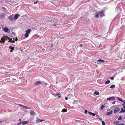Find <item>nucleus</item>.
<instances>
[{
  "instance_id": "32",
  "label": "nucleus",
  "mask_w": 125,
  "mask_h": 125,
  "mask_svg": "<svg viewBox=\"0 0 125 125\" xmlns=\"http://www.w3.org/2000/svg\"><path fill=\"white\" fill-rule=\"evenodd\" d=\"M38 1H36V2H34V4H36L38 3Z\"/></svg>"
},
{
  "instance_id": "14",
  "label": "nucleus",
  "mask_w": 125,
  "mask_h": 125,
  "mask_svg": "<svg viewBox=\"0 0 125 125\" xmlns=\"http://www.w3.org/2000/svg\"><path fill=\"white\" fill-rule=\"evenodd\" d=\"M112 111H110L109 112H107L106 113V115H109L110 114H112Z\"/></svg>"
},
{
  "instance_id": "45",
  "label": "nucleus",
  "mask_w": 125,
  "mask_h": 125,
  "mask_svg": "<svg viewBox=\"0 0 125 125\" xmlns=\"http://www.w3.org/2000/svg\"><path fill=\"white\" fill-rule=\"evenodd\" d=\"M123 108H124L125 109V106H124V107H123Z\"/></svg>"
},
{
  "instance_id": "40",
  "label": "nucleus",
  "mask_w": 125,
  "mask_h": 125,
  "mask_svg": "<svg viewBox=\"0 0 125 125\" xmlns=\"http://www.w3.org/2000/svg\"><path fill=\"white\" fill-rule=\"evenodd\" d=\"M115 101L114 102H112V104H115Z\"/></svg>"
},
{
  "instance_id": "46",
  "label": "nucleus",
  "mask_w": 125,
  "mask_h": 125,
  "mask_svg": "<svg viewBox=\"0 0 125 125\" xmlns=\"http://www.w3.org/2000/svg\"><path fill=\"white\" fill-rule=\"evenodd\" d=\"M12 50H11L10 51V52H12Z\"/></svg>"
},
{
  "instance_id": "8",
  "label": "nucleus",
  "mask_w": 125,
  "mask_h": 125,
  "mask_svg": "<svg viewBox=\"0 0 125 125\" xmlns=\"http://www.w3.org/2000/svg\"><path fill=\"white\" fill-rule=\"evenodd\" d=\"M30 112L31 115H35V112L31 110H30Z\"/></svg>"
},
{
  "instance_id": "15",
  "label": "nucleus",
  "mask_w": 125,
  "mask_h": 125,
  "mask_svg": "<svg viewBox=\"0 0 125 125\" xmlns=\"http://www.w3.org/2000/svg\"><path fill=\"white\" fill-rule=\"evenodd\" d=\"M110 80H107L105 82V84H107L110 83Z\"/></svg>"
},
{
  "instance_id": "21",
  "label": "nucleus",
  "mask_w": 125,
  "mask_h": 125,
  "mask_svg": "<svg viewBox=\"0 0 125 125\" xmlns=\"http://www.w3.org/2000/svg\"><path fill=\"white\" fill-rule=\"evenodd\" d=\"M121 111L120 112V113H121L122 112H124L125 111V110H124V109L123 108H122L121 109Z\"/></svg>"
},
{
  "instance_id": "48",
  "label": "nucleus",
  "mask_w": 125,
  "mask_h": 125,
  "mask_svg": "<svg viewBox=\"0 0 125 125\" xmlns=\"http://www.w3.org/2000/svg\"><path fill=\"white\" fill-rule=\"evenodd\" d=\"M13 40L14 39V38H13Z\"/></svg>"
},
{
  "instance_id": "19",
  "label": "nucleus",
  "mask_w": 125,
  "mask_h": 125,
  "mask_svg": "<svg viewBox=\"0 0 125 125\" xmlns=\"http://www.w3.org/2000/svg\"><path fill=\"white\" fill-rule=\"evenodd\" d=\"M94 94L96 95H98L99 94V93L98 92L95 91L94 92Z\"/></svg>"
},
{
  "instance_id": "9",
  "label": "nucleus",
  "mask_w": 125,
  "mask_h": 125,
  "mask_svg": "<svg viewBox=\"0 0 125 125\" xmlns=\"http://www.w3.org/2000/svg\"><path fill=\"white\" fill-rule=\"evenodd\" d=\"M42 84V83L40 81H38L36 83H35V85H39L40 84Z\"/></svg>"
},
{
  "instance_id": "44",
  "label": "nucleus",
  "mask_w": 125,
  "mask_h": 125,
  "mask_svg": "<svg viewBox=\"0 0 125 125\" xmlns=\"http://www.w3.org/2000/svg\"><path fill=\"white\" fill-rule=\"evenodd\" d=\"M80 46L81 47H82V44H81L80 45Z\"/></svg>"
},
{
  "instance_id": "38",
  "label": "nucleus",
  "mask_w": 125,
  "mask_h": 125,
  "mask_svg": "<svg viewBox=\"0 0 125 125\" xmlns=\"http://www.w3.org/2000/svg\"><path fill=\"white\" fill-rule=\"evenodd\" d=\"M119 123V121H117V122H115V123L116 124H117V123Z\"/></svg>"
},
{
  "instance_id": "49",
  "label": "nucleus",
  "mask_w": 125,
  "mask_h": 125,
  "mask_svg": "<svg viewBox=\"0 0 125 125\" xmlns=\"http://www.w3.org/2000/svg\"><path fill=\"white\" fill-rule=\"evenodd\" d=\"M1 29V28H0V29Z\"/></svg>"
},
{
  "instance_id": "23",
  "label": "nucleus",
  "mask_w": 125,
  "mask_h": 125,
  "mask_svg": "<svg viewBox=\"0 0 125 125\" xmlns=\"http://www.w3.org/2000/svg\"><path fill=\"white\" fill-rule=\"evenodd\" d=\"M97 61L98 62H104V60H103L99 59V60H98Z\"/></svg>"
},
{
  "instance_id": "27",
  "label": "nucleus",
  "mask_w": 125,
  "mask_h": 125,
  "mask_svg": "<svg viewBox=\"0 0 125 125\" xmlns=\"http://www.w3.org/2000/svg\"><path fill=\"white\" fill-rule=\"evenodd\" d=\"M104 105H102L101 106V110H102L104 108Z\"/></svg>"
},
{
  "instance_id": "5",
  "label": "nucleus",
  "mask_w": 125,
  "mask_h": 125,
  "mask_svg": "<svg viewBox=\"0 0 125 125\" xmlns=\"http://www.w3.org/2000/svg\"><path fill=\"white\" fill-rule=\"evenodd\" d=\"M116 98L118 100L121 101V102L124 103V104H125V100L123 101L122 99H120L119 97H116Z\"/></svg>"
},
{
  "instance_id": "7",
  "label": "nucleus",
  "mask_w": 125,
  "mask_h": 125,
  "mask_svg": "<svg viewBox=\"0 0 125 125\" xmlns=\"http://www.w3.org/2000/svg\"><path fill=\"white\" fill-rule=\"evenodd\" d=\"M115 97L114 96H112L111 97L108 98H107V100H114L115 99Z\"/></svg>"
},
{
  "instance_id": "26",
  "label": "nucleus",
  "mask_w": 125,
  "mask_h": 125,
  "mask_svg": "<svg viewBox=\"0 0 125 125\" xmlns=\"http://www.w3.org/2000/svg\"><path fill=\"white\" fill-rule=\"evenodd\" d=\"M95 17L96 18H98L99 17V15L98 14H97L95 15Z\"/></svg>"
},
{
  "instance_id": "20",
  "label": "nucleus",
  "mask_w": 125,
  "mask_h": 125,
  "mask_svg": "<svg viewBox=\"0 0 125 125\" xmlns=\"http://www.w3.org/2000/svg\"><path fill=\"white\" fill-rule=\"evenodd\" d=\"M67 110L65 109H63L61 111V112H67Z\"/></svg>"
},
{
  "instance_id": "47",
  "label": "nucleus",
  "mask_w": 125,
  "mask_h": 125,
  "mask_svg": "<svg viewBox=\"0 0 125 125\" xmlns=\"http://www.w3.org/2000/svg\"><path fill=\"white\" fill-rule=\"evenodd\" d=\"M5 73H8L7 72H6Z\"/></svg>"
},
{
  "instance_id": "37",
  "label": "nucleus",
  "mask_w": 125,
  "mask_h": 125,
  "mask_svg": "<svg viewBox=\"0 0 125 125\" xmlns=\"http://www.w3.org/2000/svg\"><path fill=\"white\" fill-rule=\"evenodd\" d=\"M57 95H60L61 94H60V93H57V94H56Z\"/></svg>"
},
{
  "instance_id": "17",
  "label": "nucleus",
  "mask_w": 125,
  "mask_h": 125,
  "mask_svg": "<svg viewBox=\"0 0 125 125\" xmlns=\"http://www.w3.org/2000/svg\"><path fill=\"white\" fill-rule=\"evenodd\" d=\"M19 17V15L18 14L14 16V19H17Z\"/></svg>"
},
{
  "instance_id": "35",
  "label": "nucleus",
  "mask_w": 125,
  "mask_h": 125,
  "mask_svg": "<svg viewBox=\"0 0 125 125\" xmlns=\"http://www.w3.org/2000/svg\"><path fill=\"white\" fill-rule=\"evenodd\" d=\"M68 98L67 97H65V99L66 100H67L68 99Z\"/></svg>"
},
{
  "instance_id": "30",
  "label": "nucleus",
  "mask_w": 125,
  "mask_h": 125,
  "mask_svg": "<svg viewBox=\"0 0 125 125\" xmlns=\"http://www.w3.org/2000/svg\"><path fill=\"white\" fill-rule=\"evenodd\" d=\"M102 123L103 125H105V123L104 121H102Z\"/></svg>"
},
{
  "instance_id": "13",
  "label": "nucleus",
  "mask_w": 125,
  "mask_h": 125,
  "mask_svg": "<svg viewBox=\"0 0 125 125\" xmlns=\"http://www.w3.org/2000/svg\"><path fill=\"white\" fill-rule=\"evenodd\" d=\"M28 123V121H23L22 122V125H25L27 124Z\"/></svg>"
},
{
  "instance_id": "1",
  "label": "nucleus",
  "mask_w": 125,
  "mask_h": 125,
  "mask_svg": "<svg viewBox=\"0 0 125 125\" xmlns=\"http://www.w3.org/2000/svg\"><path fill=\"white\" fill-rule=\"evenodd\" d=\"M9 39V37L7 36H3L2 38H1V40L3 41V42H4L5 40H7Z\"/></svg>"
},
{
  "instance_id": "33",
  "label": "nucleus",
  "mask_w": 125,
  "mask_h": 125,
  "mask_svg": "<svg viewBox=\"0 0 125 125\" xmlns=\"http://www.w3.org/2000/svg\"><path fill=\"white\" fill-rule=\"evenodd\" d=\"M11 42L12 43H14L15 42V41L14 40H12L11 41Z\"/></svg>"
},
{
  "instance_id": "31",
  "label": "nucleus",
  "mask_w": 125,
  "mask_h": 125,
  "mask_svg": "<svg viewBox=\"0 0 125 125\" xmlns=\"http://www.w3.org/2000/svg\"><path fill=\"white\" fill-rule=\"evenodd\" d=\"M52 26H53L54 27L57 28V26L55 24H53L52 25Z\"/></svg>"
},
{
  "instance_id": "39",
  "label": "nucleus",
  "mask_w": 125,
  "mask_h": 125,
  "mask_svg": "<svg viewBox=\"0 0 125 125\" xmlns=\"http://www.w3.org/2000/svg\"><path fill=\"white\" fill-rule=\"evenodd\" d=\"M122 105L124 106H125V104H124H124H122Z\"/></svg>"
},
{
  "instance_id": "43",
  "label": "nucleus",
  "mask_w": 125,
  "mask_h": 125,
  "mask_svg": "<svg viewBox=\"0 0 125 125\" xmlns=\"http://www.w3.org/2000/svg\"><path fill=\"white\" fill-rule=\"evenodd\" d=\"M60 97H61V96H58V97L60 98Z\"/></svg>"
},
{
  "instance_id": "42",
  "label": "nucleus",
  "mask_w": 125,
  "mask_h": 125,
  "mask_svg": "<svg viewBox=\"0 0 125 125\" xmlns=\"http://www.w3.org/2000/svg\"><path fill=\"white\" fill-rule=\"evenodd\" d=\"M12 40V39L11 38L10 39V40H11V41Z\"/></svg>"
},
{
  "instance_id": "11",
  "label": "nucleus",
  "mask_w": 125,
  "mask_h": 125,
  "mask_svg": "<svg viewBox=\"0 0 125 125\" xmlns=\"http://www.w3.org/2000/svg\"><path fill=\"white\" fill-rule=\"evenodd\" d=\"M44 120H42L41 119V120L40 119H37V120L36 121V123H38L39 122H41L43 121H44Z\"/></svg>"
},
{
  "instance_id": "28",
  "label": "nucleus",
  "mask_w": 125,
  "mask_h": 125,
  "mask_svg": "<svg viewBox=\"0 0 125 125\" xmlns=\"http://www.w3.org/2000/svg\"><path fill=\"white\" fill-rule=\"evenodd\" d=\"M114 77L113 76L110 77V79L112 80H113L114 79Z\"/></svg>"
},
{
  "instance_id": "16",
  "label": "nucleus",
  "mask_w": 125,
  "mask_h": 125,
  "mask_svg": "<svg viewBox=\"0 0 125 125\" xmlns=\"http://www.w3.org/2000/svg\"><path fill=\"white\" fill-rule=\"evenodd\" d=\"M88 113H89V114H90V115H92L93 116H94L95 115V114L91 112H88Z\"/></svg>"
},
{
  "instance_id": "36",
  "label": "nucleus",
  "mask_w": 125,
  "mask_h": 125,
  "mask_svg": "<svg viewBox=\"0 0 125 125\" xmlns=\"http://www.w3.org/2000/svg\"><path fill=\"white\" fill-rule=\"evenodd\" d=\"M18 39H17V38H16L15 39V41H17V40Z\"/></svg>"
},
{
  "instance_id": "18",
  "label": "nucleus",
  "mask_w": 125,
  "mask_h": 125,
  "mask_svg": "<svg viewBox=\"0 0 125 125\" xmlns=\"http://www.w3.org/2000/svg\"><path fill=\"white\" fill-rule=\"evenodd\" d=\"M115 87V85H112L110 87V88L111 89H113Z\"/></svg>"
},
{
  "instance_id": "2",
  "label": "nucleus",
  "mask_w": 125,
  "mask_h": 125,
  "mask_svg": "<svg viewBox=\"0 0 125 125\" xmlns=\"http://www.w3.org/2000/svg\"><path fill=\"white\" fill-rule=\"evenodd\" d=\"M18 105H19V106H20L21 107H23L24 108H25V109H31V108H28V107L23 105L22 104H18Z\"/></svg>"
},
{
  "instance_id": "25",
  "label": "nucleus",
  "mask_w": 125,
  "mask_h": 125,
  "mask_svg": "<svg viewBox=\"0 0 125 125\" xmlns=\"http://www.w3.org/2000/svg\"><path fill=\"white\" fill-rule=\"evenodd\" d=\"M118 119L119 120H121L122 119V118L121 116H119L118 118Z\"/></svg>"
},
{
  "instance_id": "6",
  "label": "nucleus",
  "mask_w": 125,
  "mask_h": 125,
  "mask_svg": "<svg viewBox=\"0 0 125 125\" xmlns=\"http://www.w3.org/2000/svg\"><path fill=\"white\" fill-rule=\"evenodd\" d=\"M120 109L119 107H116L115 108V109L114 110V112L115 113H116L118 111H119Z\"/></svg>"
},
{
  "instance_id": "12",
  "label": "nucleus",
  "mask_w": 125,
  "mask_h": 125,
  "mask_svg": "<svg viewBox=\"0 0 125 125\" xmlns=\"http://www.w3.org/2000/svg\"><path fill=\"white\" fill-rule=\"evenodd\" d=\"M31 31V30L30 29H28L26 31V33L29 34V33Z\"/></svg>"
},
{
  "instance_id": "34",
  "label": "nucleus",
  "mask_w": 125,
  "mask_h": 125,
  "mask_svg": "<svg viewBox=\"0 0 125 125\" xmlns=\"http://www.w3.org/2000/svg\"><path fill=\"white\" fill-rule=\"evenodd\" d=\"M87 112V110H85L84 111V113L85 114H86V113Z\"/></svg>"
},
{
  "instance_id": "41",
  "label": "nucleus",
  "mask_w": 125,
  "mask_h": 125,
  "mask_svg": "<svg viewBox=\"0 0 125 125\" xmlns=\"http://www.w3.org/2000/svg\"><path fill=\"white\" fill-rule=\"evenodd\" d=\"M11 42V40H9V41H8V42Z\"/></svg>"
},
{
  "instance_id": "24",
  "label": "nucleus",
  "mask_w": 125,
  "mask_h": 125,
  "mask_svg": "<svg viewBox=\"0 0 125 125\" xmlns=\"http://www.w3.org/2000/svg\"><path fill=\"white\" fill-rule=\"evenodd\" d=\"M29 36V34L26 32V33L24 34V36L26 37H28Z\"/></svg>"
},
{
  "instance_id": "29",
  "label": "nucleus",
  "mask_w": 125,
  "mask_h": 125,
  "mask_svg": "<svg viewBox=\"0 0 125 125\" xmlns=\"http://www.w3.org/2000/svg\"><path fill=\"white\" fill-rule=\"evenodd\" d=\"M115 125H124V124H116Z\"/></svg>"
},
{
  "instance_id": "3",
  "label": "nucleus",
  "mask_w": 125,
  "mask_h": 125,
  "mask_svg": "<svg viewBox=\"0 0 125 125\" xmlns=\"http://www.w3.org/2000/svg\"><path fill=\"white\" fill-rule=\"evenodd\" d=\"M104 10H103L100 12L99 15L100 17H103L104 16Z\"/></svg>"
},
{
  "instance_id": "22",
  "label": "nucleus",
  "mask_w": 125,
  "mask_h": 125,
  "mask_svg": "<svg viewBox=\"0 0 125 125\" xmlns=\"http://www.w3.org/2000/svg\"><path fill=\"white\" fill-rule=\"evenodd\" d=\"M9 48L10 49H11V50H14V47L11 46H10L9 47Z\"/></svg>"
},
{
  "instance_id": "4",
  "label": "nucleus",
  "mask_w": 125,
  "mask_h": 125,
  "mask_svg": "<svg viewBox=\"0 0 125 125\" xmlns=\"http://www.w3.org/2000/svg\"><path fill=\"white\" fill-rule=\"evenodd\" d=\"M9 20L11 21H14V19L13 18L12 15H11L9 18Z\"/></svg>"
},
{
  "instance_id": "10",
  "label": "nucleus",
  "mask_w": 125,
  "mask_h": 125,
  "mask_svg": "<svg viewBox=\"0 0 125 125\" xmlns=\"http://www.w3.org/2000/svg\"><path fill=\"white\" fill-rule=\"evenodd\" d=\"M3 30L5 32H7L9 31V29L7 27H5L3 28Z\"/></svg>"
}]
</instances>
